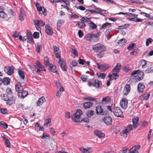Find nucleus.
<instances>
[{
	"label": "nucleus",
	"instance_id": "obj_63",
	"mask_svg": "<svg viewBox=\"0 0 153 153\" xmlns=\"http://www.w3.org/2000/svg\"><path fill=\"white\" fill-rule=\"evenodd\" d=\"M110 100V98L108 97L107 96L103 98L102 100V101L107 102Z\"/></svg>",
	"mask_w": 153,
	"mask_h": 153
},
{
	"label": "nucleus",
	"instance_id": "obj_9",
	"mask_svg": "<svg viewBox=\"0 0 153 153\" xmlns=\"http://www.w3.org/2000/svg\"><path fill=\"white\" fill-rule=\"evenodd\" d=\"M35 64L36 67L37 69V72L45 71L44 66L39 62L36 61Z\"/></svg>",
	"mask_w": 153,
	"mask_h": 153
},
{
	"label": "nucleus",
	"instance_id": "obj_17",
	"mask_svg": "<svg viewBox=\"0 0 153 153\" xmlns=\"http://www.w3.org/2000/svg\"><path fill=\"white\" fill-rule=\"evenodd\" d=\"M130 86L129 84H126L124 88L123 93L124 95H127L129 92L130 90Z\"/></svg>",
	"mask_w": 153,
	"mask_h": 153
},
{
	"label": "nucleus",
	"instance_id": "obj_29",
	"mask_svg": "<svg viewBox=\"0 0 153 153\" xmlns=\"http://www.w3.org/2000/svg\"><path fill=\"white\" fill-rule=\"evenodd\" d=\"M97 68L99 69H105L106 70L109 67H106L105 64L100 65L98 63H97Z\"/></svg>",
	"mask_w": 153,
	"mask_h": 153
},
{
	"label": "nucleus",
	"instance_id": "obj_31",
	"mask_svg": "<svg viewBox=\"0 0 153 153\" xmlns=\"http://www.w3.org/2000/svg\"><path fill=\"white\" fill-rule=\"evenodd\" d=\"M126 42V41L125 39H121L120 40H119L117 42V43L120 46H121L123 45Z\"/></svg>",
	"mask_w": 153,
	"mask_h": 153
},
{
	"label": "nucleus",
	"instance_id": "obj_24",
	"mask_svg": "<svg viewBox=\"0 0 153 153\" xmlns=\"http://www.w3.org/2000/svg\"><path fill=\"white\" fill-rule=\"evenodd\" d=\"M28 94V92L27 91H24L20 93L19 94H18L17 95L19 97L21 98H24Z\"/></svg>",
	"mask_w": 153,
	"mask_h": 153
},
{
	"label": "nucleus",
	"instance_id": "obj_32",
	"mask_svg": "<svg viewBox=\"0 0 153 153\" xmlns=\"http://www.w3.org/2000/svg\"><path fill=\"white\" fill-rule=\"evenodd\" d=\"M44 61L46 66H49L51 64L49 62V59L47 56H45L44 57Z\"/></svg>",
	"mask_w": 153,
	"mask_h": 153
},
{
	"label": "nucleus",
	"instance_id": "obj_15",
	"mask_svg": "<svg viewBox=\"0 0 153 153\" xmlns=\"http://www.w3.org/2000/svg\"><path fill=\"white\" fill-rule=\"evenodd\" d=\"M139 118L137 117H136L133 118L132 119V122L133 123L132 126L134 128H136L137 127V125L138 124V122Z\"/></svg>",
	"mask_w": 153,
	"mask_h": 153
},
{
	"label": "nucleus",
	"instance_id": "obj_36",
	"mask_svg": "<svg viewBox=\"0 0 153 153\" xmlns=\"http://www.w3.org/2000/svg\"><path fill=\"white\" fill-rule=\"evenodd\" d=\"M130 26V25L128 24H126L124 25L119 26H118V29H127V28Z\"/></svg>",
	"mask_w": 153,
	"mask_h": 153
},
{
	"label": "nucleus",
	"instance_id": "obj_60",
	"mask_svg": "<svg viewBox=\"0 0 153 153\" xmlns=\"http://www.w3.org/2000/svg\"><path fill=\"white\" fill-rule=\"evenodd\" d=\"M50 137L49 135L47 133H44L43 134L42 136L41 137V138L42 139H46L47 137Z\"/></svg>",
	"mask_w": 153,
	"mask_h": 153
},
{
	"label": "nucleus",
	"instance_id": "obj_53",
	"mask_svg": "<svg viewBox=\"0 0 153 153\" xmlns=\"http://www.w3.org/2000/svg\"><path fill=\"white\" fill-rule=\"evenodd\" d=\"M1 113L3 114H5L7 113L8 111L5 108H0Z\"/></svg>",
	"mask_w": 153,
	"mask_h": 153
},
{
	"label": "nucleus",
	"instance_id": "obj_58",
	"mask_svg": "<svg viewBox=\"0 0 153 153\" xmlns=\"http://www.w3.org/2000/svg\"><path fill=\"white\" fill-rule=\"evenodd\" d=\"M96 10H97L96 13L99 14L100 15L103 16L104 14L102 13V10L100 8H96Z\"/></svg>",
	"mask_w": 153,
	"mask_h": 153
},
{
	"label": "nucleus",
	"instance_id": "obj_7",
	"mask_svg": "<svg viewBox=\"0 0 153 153\" xmlns=\"http://www.w3.org/2000/svg\"><path fill=\"white\" fill-rule=\"evenodd\" d=\"M96 114L97 115L101 114L102 115H104L106 114L107 113V111H103V109L102 108L101 106L100 105H99L96 107Z\"/></svg>",
	"mask_w": 153,
	"mask_h": 153
},
{
	"label": "nucleus",
	"instance_id": "obj_42",
	"mask_svg": "<svg viewBox=\"0 0 153 153\" xmlns=\"http://www.w3.org/2000/svg\"><path fill=\"white\" fill-rule=\"evenodd\" d=\"M90 27L92 29H95L97 28V26L96 24H95L92 21L90 20Z\"/></svg>",
	"mask_w": 153,
	"mask_h": 153
},
{
	"label": "nucleus",
	"instance_id": "obj_1",
	"mask_svg": "<svg viewBox=\"0 0 153 153\" xmlns=\"http://www.w3.org/2000/svg\"><path fill=\"white\" fill-rule=\"evenodd\" d=\"M82 111L80 109L77 110L74 114V117L73 118L71 117V118L75 122L80 123L83 121L87 123L89 122V120L87 117H84L83 118L81 117V116L82 114Z\"/></svg>",
	"mask_w": 153,
	"mask_h": 153
},
{
	"label": "nucleus",
	"instance_id": "obj_2",
	"mask_svg": "<svg viewBox=\"0 0 153 153\" xmlns=\"http://www.w3.org/2000/svg\"><path fill=\"white\" fill-rule=\"evenodd\" d=\"M56 56L59 60L58 63L59 64L60 66L61 69L64 71H67V67L66 62L64 61L63 59L62 60L60 58V55L58 53H54Z\"/></svg>",
	"mask_w": 153,
	"mask_h": 153
},
{
	"label": "nucleus",
	"instance_id": "obj_40",
	"mask_svg": "<svg viewBox=\"0 0 153 153\" xmlns=\"http://www.w3.org/2000/svg\"><path fill=\"white\" fill-rule=\"evenodd\" d=\"M94 114V111L93 110H89L86 113L87 116L88 117H90Z\"/></svg>",
	"mask_w": 153,
	"mask_h": 153
},
{
	"label": "nucleus",
	"instance_id": "obj_14",
	"mask_svg": "<svg viewBox=\"0 0 153 153\" xmlns=\"http://www.w3.org/2000/svg\"><path fill=\"white\" fill-rule=\"evenodd\" d=\"M104 123L107 125H111L112 122V119L111 117L105 116L102 119Z\"/></svg>",
	"mask_w": 153,
	"mask_h": 153
},
{
	"label": "nucleus",
	"instance_id": "obj_51",
	"mask_svg": "<svg viewBox=\"0 0 153 153\" xmlns=\"http://www.w3.org/2000/svg\"><path fill=\"white\" fill-rule=\"evenodd\" d=\"M33 38L35 39H38L39 38V33L38 32H35L33 34Z\"/></svg>",
	"mask_w": 153,
	"mask_h": 153
},
{
	"label": "nucleus",
	"instance_id": "obj_64",
	"mask_svg": "<svg viewBox=\"0 0 153 153\" xmlns=\"http://www.w3.org/2000/svg\"><path fill=\"white\" fill-rule=\"evenodd\" d=\"M49 131L53 135H55L56 133L55 130L54 128H49Z\"/></svg>",
	"mask_w": 153,
	"mask_h": 153
},
{
	"label": "nucleus",
	"instance_id": "obj_44",
	"mask_svg": "<svg viewBox=\"0 0 153 153\" xmlns=\"http://www.w3.org/2000/svg\"><path fill=\"white\" fill-rule=\"evenodd\" d=\"M0 17L5 19L7 17V15L3 11H0Z\"/></svg>",
	"mask_w": 153,
	"mask_h": 153
},
{
	"label": "nucleus",
	"instance_id": "obj_39",
	"mask_svg": "<svg viewBox=\"0 0 153 153\" xmlns=\"http://www.w3.org/2000/svg\"><path fill=\"white\" fill-rule=\"evenodd\" d=\"M118 73H116V72H114L112 74V78L111 79L115 80L118 78L119 75L118 74Z\"/></svg>",
	"mask_w": 153,
	"mask_h": 153
},
{
	"label": "nucleus",
	"instance_id": "obj_4",
	"mask_svg": "<svg viewBox=\"0 0 153 153\" xmlns=\"http://www.w3.org/2000/svg\"><path fill=\"white\" fill-rule=\"evenodd\" d=\"M92 49L94 51L96 52H98L101 51H105L106 47L102 44L100 43H97L94 45Z\"/></svg>",
	"mask_w": 153,
	"mask_h": 153
},
{
	"label": "nucleus",
	"instance_id": "obj_22",
	"mask_svg": "<svg viewBox=\"0 0 153 153\" xmlns=\"http://www.w3.org/2000/svg\"><path fill=\"white\" fill-rule=\"evenodd\" d=\"M3 83L4 85H7L10 83V79L8 77H5L2 79Z\"/></svg>",
	"mask_w": 153,
	"mask_h": 153
},
{
	"label": "nucleus",
	"instance_id": "obj_62",
	"mask_svg": "<svg viewBox=\"0 0 153 153\" xmlns=\"http://www.w3.org/2000/svg\"><path fill=\"white\" fill-rule=\"evenodd\" d=\"M9 100L7 101L6 102L7 104L8 105H11L13 103H14V101L13 100H11V99H9Z\"/></svg>",
	"mask_w": 153,
	"mask_h": 153
},
{
	"label": "nucleus",
	"instance_id": "obj_28",
	"mask_svg": "<svg viewBox=\"0 0 153 153\" xmlns=\"http://www.w3.org/2000/svg\"><path fill=\"white\" fill-rule=\"evenodd\" d=\"M2 137L5 142L6 146L8 148H10V143L9 140L4 136H3Z\"/></svg>",
	"mask_w": 153,
	"mask_h": 153
},
{
	"label": "nucleus",
	"instance_id": "obj_47",
	"mask_svg": "<svg viewBox=\"0 0 153 153\" xmlns=\"http://www.w3.org/2000/svg\"><path fill=\"white\" fill-rule=\"evenodd\" d=\"M100 51V52L97 54V56L100 58L102 57L104 55V51Z\"/></svg>",
	"mask_w": 153,
	"mask_h": 153
},
{
	"label": "nucleus",
	"instance_id": "obj_45",
	"mask_svg": "<svg viewBox=\"0 0 153 153\" xmlns=\"http://www.w3.org/2000/svg\"><path fill=\"white\" fill-rule=\"evenodd\" d=\"M0 126L5 129H7L8 127L7 125L4 121L0 122Z\"/></svg>",
	"mask_w": 153,
	"mask_h": 153
},
{
	"label": "nucleus",
	"instance_id": "obj_46",
	"mask_svg": "<svg viewBox=\"0 0 153 153\" xmlns=\"http://www.w3.org/2000/svg\"><path fill=\"white\" fill-rule=\"evenodd\" d=\"M109 25H111V24L108 22H106L105 23L103 24L102 26L100 27V29H103L105 28Z\"/></svg>",
	"mask_w": 153,
	"mask_h": 153
},
{
	"label": "nucleus",
	"instance_id": "obj_13",
	"mask_svg": "<svg viewBox=\"0 0 153 153\" xmlns=\"http://www.w3.org/2000/svg\"><path fill=\"white\" fill-rule=\"evenodd\" d=\"M18 74L20 79L22 80H24L25 79V72L23 68H19L18 69Z\"/></svg>",
	"mask_w": 153,
	"mask_h": 153
},
{
	"label": "nucleus",
	"instance_id": "obj_18",
	"mask_svg": "<svg viewBox=\"0 0 153 153\" xmlns=\"http://www.w3.org/2000/svg\"><path fill=\"white\" fill-rule=\"evenodd\" d=\"M94 133L95 135L99 138L104 137L105 135V134L103 133L98 130H95L94 131Z\"/></svg>",
	"mask_w": 153,
	"mask_h": 153
},
{
	"label": "nucleus",
	"instance_id": "obj_19",
	"mask_svg": "<svg viewBox=\"0 0 153 153\" xmlns=\"http://www.w3.org/2000/svg\"><path fill=\"white\" fill-rule=\"evenodd\" d=\"M121 67V64L120 63H118L116 65L114 68L113 71L116 72L117 73H119L120 71V69Z\"/></svg>",
	"mask_w": 153,
	"mask_h": 153
},
{
	"label": "nucleus",
	"instance_id": "obj_3",
	"mask_svg": "<svg viewBox=\"0 0 153 153\" xmlns=\"http://www.w3.org/2000/svg\"><path fill=\"white\" fill-rule=\"evenodd\" d=\"M88 85L89 86L92 85L98 88H100L102 87L101 82L97 79H91L88 81Z\"/></svg>",
	"mask_w": 153,
	"mask_h": 153
},
{
	"label": "nucleus",
	"instance_id": "obj_11",
	"mask_svg": "<svg viewBox=\"0 0 153 153\" xmlns=\"http://www.w3.org/2000/svg\"><path fill=\"white\" fill-rule=\"evenodd\" d=\"M45 28L46 32L48 35L50 36L53 35V30L49 25H46L45 26Z\"/></svg>",
	"mask_w": 153,
	"mask_h": 153
},
{
	"label": "nucleus",
	"instance_id": "obj_41",
	"mask_svg": "<svg viewBox=\"0 0 153 153\" xmlns=\"http://www.w3.org/2000/svg\"><path fill=\"white\" fill-rule=\"evenodd\" d=\"M97 75L98 77L101 79H104L105 78L106 76V74L100 73H97Z\"/></svg>",
	"mask_w": 153,
	"mask_h": 153
},
{
	"label": "nucleus",
	"instance_id": "obj_57",
	"mask_svg": "<svg viewBox=\"0 0 153 153\" xmlns=\"http://www.w3.org/2000/svg\"><path fill=\"white\" fill-rule=\"evenodd\" d=\"M141 72L140 70H137L134 71H133L131 74V75H134L136 74H137V75L139 74V72Z\"/></svg>",
	"mask_w": 153,
	"mask_h": 153
},
{
	"label": "nucleus",
	"instance_id": "obj_6",
	"mask_svg": "<svg viewBox=\"0 0 153 153\" xmlns=\"http://www.w3.org/2000/svg\"><path fill=\"white\" fill-rule=\"evenodd\" d=\"M14 68L13 66L7 67H5L4 68V71L8 75H11L14 72Z\"/></svg>",
	"mask_w": 153,
	"mask_h": 153
},
{
	"label": "nucleus",
	"instance_id": "obj_52",
	"mask_svg": "<svg viewBox=\"0 0 153 153\" xmlns=\"http://www.w3.org/2000/svg\"><path fill=\"white\" fill-rule=\"evenodd\" d=\"M4 100L5 101L9 100V99H10L9 98V97L7 94H3Z\"/></svg>",
	"mask_w": 153,
	"mask_h": 153
},
{
	"label": "nucleus",
	"instance_id": "obj_8",
	"mask_svg": "<svg viewBox=\"0 0 153 153\" xmlns=\"http://www.w3.org/2000/svg\"><path fill=\"white\" fill-rule=\"evenodd\" d=\"M120 105L123 109H126L128 106L127 99L125 98L121 99L120 102Z\"/></svg>",
	"mask_w": 153,
	"mask_h": 153
},
{
	"label": "nucleus",
	"instance_id": "obj_21",
	"mask_svg": "<svg viewBox=\"0 0 153 153\" xmlns=\"http://www.w3.org/2000/svg\"><path fill=\"white\" fill-rule=\"evenodd\" d=\"M93 103L90 102H86L83 104V106L85 109H88L91 107Z\"/></svg>",
	"mask_w": 153,
	"mask_h": 153
},
{
	"label": "nucleus",
	"instance_id": "obj_35",
	"mask_svg": "<svg viewBox=\"0 0 153 153\" xmlns=\"http://www.w3.org/2000/svg\"><path fill=\"white\" fill-rule=\"evenodd\" d=\"M136 47V44L134 43H131L129 45L127 49L128 50H132Z\"/></svg>",
	"mask_w": 153,
	"mask_h": 153
},
{
	"label": "nucleus",
	"instance_id": "obj_25",
	"mask_svg": "<svg viewBox=\"0 0 153 153\" xmlns=\"http://www.w3.org/2000/svg\"><path fill=\"white\" fill-rule=\"evenodd\" d=\"M49 71L53 73H56L57 74V71L56 70V67L55 66H53L52 64H51L50 66H49Z\"/></svg>",
	"mask_w": 153,
	"mask_h": 153
},
{
	"label": "nucleus",
	"instance_id": "obj_27",
	"mask_svg": "<svg viewBox=\"0 0 153 153\" xmlns=\"http://www.w3.org/2000/svg\"><path fill=\"white\" fill-rule=\"evenodd\" d=\"M91 149L88 148L85 149L84 148H79V150L83 153H90L91 152Z\"/></svg>",
	"mask_w": 153,
	"mask_h": 153
},
{
	"label": "nucleus",
	"instance_id": "obj_61",
	"mask_svg": "<svg viewBox=\"0 0 153 153\" xmlns=\"http://www.w3.org/2000/svg\"><path fill=\"white\" fill-rule=\"evenodd\" d=\"M78 61L80 65H84L85 62V61L84 60L81 59H79Z\"/></svg>",
	"mask_w": 153,
	"mask_h": 153
},
{
	"label": "nucleus",
	"instance_id": "obj_33",
	"mask_svg": "<svg viewBox=\"0 0 153 153\" xmlns=\"http://www.w3.org/2000/svg\"><path fill=\"white\" fill-rule=\"evenodd\" d=\"M22 9V8H21L20 9V14L19 16V19L21 21H22L24 19V16L25 15L24 12Z\"/></svg>",
	"mask_w": 153,
	"mask_h": 153
},
{
	"label": "nucleus",
	"instance_id": "obj_5",
	"mask_svg": "<svg viewBox=\"0 0 153 153\" xmlns=\"http://www.w3.org/2000/svg\"><path fill=\"white\" fill-rule=\"evenodd\" d=\"M113 113L114 115L117 117H123V112L119 107L115 108Z\"/></svg>",
	"mask_w": 153,
	"mask_h": 153
},
{
	"label": "nucleus",
	"instance_id": "obj_49",
	"mask_svg": "<svg viewBox=\"0 0 153 153\" xmlns=\"http://www.w3.org/2000/svg\"><path fill=\"white\" fill-rule=\"evenodd\" d=\"M153 39L150 38H148L146 41V46H148L150 43L151 44L153 41Z\"/></svg>",
	"mask_w": 153,
	"mask_h": 153
},
{
	"label": "nucleus",
	"instance_id": "obj_59",
	"mask_svg": "<svg viewBox=\"0 0 153 153\" xmlns=\"http://www.w3.org/2000/svg\"><path fill=\"white\" fill-rule=\"evenodd\" d=\"M138 51L137 49H135L133 52L130 53V54L131 55H135L138 53Z\"/></svg>",
	"mask_w": 153,
	"mask_h": 153
},
{
	"label": "nucleus",
	"instance_id": "obj_56",
	"mask_svg": "<svg viewBox=\"0 0 153 153\" xmlns=\"http://www.w3.org/2000/svg\"><path fill=\"white\" fill-rule=\"evenodd\" d=\"M140 64L142 65V68L145 67V65H146L147 63L146 61L144 59L141 60L140 61Z\"/></svg>",
	"mask_w": 153,
	"mask_h": 153
},
{
	"label": "nucleus",
	"instance_id": "obj_20",
	"mask_svg": "<svg viewBox=\"0 0 153 153\" xmlns=\"http://www.w3.org/2000/svg\"><path fill=\"white\" fill-rule=\"evenodd\" d=\"M145 88V86L143 83H139L137 86V90L139 93L142 92Z\"/></svg>",
	"mask_w": 153,
	"mask_h": 153
},
{
	"label": "nucleus",
	"instance_id": "obj_34",
	"mask_svg": "<svg viewBox=\"0 0 153 153\" xmlns=\"http://www.w3.org/2000/svg\"><path fill=\"white\" fill-rule=\"evenodd\" d=\"M51 125V119L48 118L45 121L43 125L44 126L47 125V126H50Z\"/></svg>",
	"mask_w": 153,
	"mask_h": 153
},
{
	"label": "nucleus",
	"instance_id": "obj_54",
	"mask_svg": "<svg viewBox=\"0 0 153 153\" xmlns=\"http://www.w3.org/2000/svg\"><path fill=\"white\" fill-rule=\"evenodd\" d=\"M37 24H39L40 25L43 26L45 25V22L42 20H38Z\"/></svg>",
	"mask_w": 153,
	"mask_h": 153
},
{
	"label": "nucleus",
	"instance_id": "obj_10",
	"mask_svg": "<svg viewBox=\"0 0 153 153\" xmlns=\"http://www.w3.org/2000/svg\"><path fill=\"white\" fill-rule=\"evenodd\" d=\"M27 35L28 38L27 42L29 41V43L32 45L34 44V42L32 37V33L29 30H27Z\"/></svg>",
	"mask_w": 153,
	"mask_h": 153
},
{
	"label": "nucleus",
	"instance_id": "obj_55",
	"mask_svg": "<svg viewBox=\"0 0 153 153\" xmlns=\"http://www.w3.org/2000/svg\"><path fill=\"white\" fill-rule=\"evenodd\" d=\"M33 22H34L35 25V26L37 29V30L39 31H41V28L39 26V25L37 24L36 22V21L35 20H33Z\"/></svg>",
	"mask_w": 153,
	"mask_h": 153
},
{
	"label": "nucleus",
	"instance_id": "obj_37",
	"mask_svg": "<svg viewBox=\"0 0 153 153\" xmlns=\"http://www.w3.org/2000/svg\"><path fill=\"white\" fill-rule=\"evenodd\" d=\"M65 23L64 21L62 19L59 20L57 21L56 25L58 27H60Z\"/></svg>",
	"mask_w": 153,
	"mask_h": 153
},
{
	"label": "nucleus",
	"instance_id": "obj_38",
	"mask_svg": "<svg viewBox=\"0 0 153 153\" xmlns=\"http://www.w3.org/2000/svg\"><path fill=\"white\" fill-rule=\"evenodd\" d=\"M139 74L138 76V77L137 79L138 81H140L143 79L144 76V73L143 72H139Z\"/></svg>",
	"mask_w": 153,
	"mask_h": 153
},
{
	"label": "nucleus",
	"instance_id": "obj_50",
	"mask_svg": "<svg viewBox=\"0 0 153 153\" xmlns=\"http://www.w3.org/2000/svg\"><path fill=\"white\" fill-rule=\"evenodd\" d=\"M133 126L132 125L128 124L126 127V128L128 131H131L133 130Z\"/></svg>",
	"mask_w": 153,
	"mask_h": 153
},
{
	"label": "nucleus",
	"instance_id": "obj_43",
	"mask_svg": "<svg viewBox=\"0 0 153 153\" xmlns=\"http://www.w3.org/2000/svg\"><path fill=\"white\" fill-rule=\"evenodd\" d=\"M35 6L38 11L40 12L42 10V7L41 6L40 4L38 2H36V3Z\"/></svg>",
	"mask_w": 153,
	"mask_h": 153
},
{
	"label": "nucleus",
	"instance_id": "obj_48",
	"mask_svg": "<svg viewBox=\"0 0 153 153\" xmlns=\"http://www.w3.org/2000/svg\"><path fill=\"white\" fill-rule=\"evenodd\" d=\"M85 100H87L91 101H94L96 99V98H94L92 97H87L84 98Z\"/></svg>",
	"mask_w": 153,
	"mask_h": 153
},
{
	"label": "nucleus",
	"instance_id": "obj_30",
	"mask_svg": "<svg viewBox=\"0 0 153 153\" xmlns=\"http://www.w3.org/2000/svg\"><path fill=\"white\" fill-rule=\"evenodd\" d=\"M150 94L149 92H146L143 95H141L140 97H143V100H147L149 97L150 96Z\"/></svg>",
	"mask_w": 153,
	"mask_h": 153
},
{
	"label": "nucleus",
	"instance_id": "obj_23",
	"mask_svg": "<svg viewBox=\"0 0 153 153\" xmlns=\"http://www.w3.org/2000/svg\"><path fill=\"white\" fill-rule=\"evenodd\" d=\"M46 101V100L44 97H42L39 98L37 102V106H40L44 102Z\"/></svg>",
	"mask_w": 153,
	"mask_h": 153
},
{
	"label": "nucleus",
	"instance_id": "obj_16",
	"mask_svg": "<svg viewBox=\"0 0 153 153\" xmlns=\"http://www.w3.org/2000/svg\"><path fill=\"white\" fill-rule=\"evenodd\" d=\"M15 89L18 94L21 93L23 91V88L22 85L20 84H16L15 85Z\"/></svg>",
	"mask_w": 153,
	"mask_h": 153
},
{
	"label": "nucleus",
	"instance_id": "obj_12",
	"mask_svg": "<svg viewBox=\"0 0 153 153\" xmlns=\"http://www.w3.org/2000/svg\"><path fill=\"white\" fill-rule=\"evenodd\" d=\"M140 145H137L134 146L129 151V153H136L138 152V150L140 148Z\"/></svg>",
	"mask_w": 153,
	"mask_h": 153
},
{
	"label": "nucleus",
	"instance_id": "obj_26",
	"mask_svg": "<svg viewBox=\"0 0 153 153\" xmlns=\"http://www.w3.org/2000/svg\"><path fill=\"white\" fill-rule=\"evenodd\" d=\"M71 52L72 53V56L74 58L76 56H77L78 55V52L76 50L75 48H74L72 49H71Z\"/></svg>",
	"mask_w": 153,
	"mask_h": 153
}]
</instances>
